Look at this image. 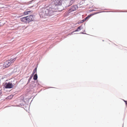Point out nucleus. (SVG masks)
<instances>
[{"label":"nucleus","mask_w":127,"mask_h":127,"mask_svg":"<svg viewBox=\"0 0 127 127\" xmlns=\"http://www.w3.org/2000/svg\"><path fill=\"white\" fill-rule=\"evenodd\" d=\"M55 0L52 2L48 9L45 8H41L39 11V15L41 18H45L47 16H51L56 13Z\"/></svg>","instance_id":"obj_1"},{"label":"nucleus","mask_w":127,"mask_h":127,"mask_svg":"<svg viewBox=\"0 0 127 127\" xmlns=\"http://www.w3.org/2000/svg\"><path fill=\"white\" fill-rule=\"evenodd\" d=\"M78 8V6L76 5H73L71 6V8L69 9L67 12L65 13H66L68 14L69 13L72 12L76 10Z\"/></svg>","instance_id":"obj_2"},{"label":"nucleus","mask_w":127,"mask_h":127,"mask_svg":"<svg viewBox=\"0 0 127 127\" xmlns=\"http://www.w3.org/2000/svg\"><path fill=\"white\" fill-rule=\"evenodd\" d=\"M4 87L6 89H11L13 87L12 85V81L8 82H6L4 85Z\"/></svg>","instance_id":"obj_3"},{"label":"nucleus","mask_w":127,"mask_h":127,"mask_svg":"<svg viewBox=\"0 0 127 127\" xmlns=\"http://www.w3.org/2000/svg\"><path fill=\"white\" fill-rule=\"evenodd\" d=\"M38 84H37V82H32L31 84L30 85V89H33L36 86V85H38Z\"/></svg>","instance_id":"obj_4"},{"label":"nucleus","mask_w":127,"mask_h":127,"mask_svg":"<svg viewBox=\"0 0 127 127\" xmlns=\"http://www.w3.org/2000/svg\"><path fill=\"white\" fill-rule=\"evenodd\" d=\"M34 16L33 15H29L27 16V19L28 20V23H30L32 21H33L34 20V18L33 17Z\"/></svg>","instance_id":"obj_5"},{"label":"nucleus","mask_w":127,"mask_h":127,"mask_svg":"<svg viewBox=\"0 0 127 127\" xmlns=\"http://www.w3.org/2000/svg\"><path fill=\"white\" fill-rule=\"evenodd\" d=\"M27 19V16L21 18L20 20L22 21L27 23L28 22Z\"/></svg>","instance_id":"obj_6"},{"label":"nucleus","mask_w":127,"mask_h":127,"mask_svg":"<svg viewBox=\"0 0 127 127\" xmlns=\"http://www.w3.org/2000/svg\"><path fill=\"white\" fill-rule=\"evenodd\" d=\"M11 64L10 62H9L8 60L6 61L5 63L4 64V66H5V67H7L10 65Z\"/></svg>","instance_id":"obj_7"},{"label":"nucleus","mask_w":127,"mask_h":127,"mask_svg":"<svg viewBox=\"0 0 127 127\" xmlns=\"http://www.w3.org/2000/svg\"><path fill=\"white\" fill-rule=\"evenodd\" d=\"M17 58V57L14 58H11L9 60H8L9 62L11 64L13 63L14 61H15Z\"/></svg>","instance_id":"obj_8"},{"label":"nucleus","mask_w":127,"mask_h":127,"mask_svg":"<svg viewBox=\"0 0 127 127\" xmlns=\"http://www.w3.org/2000/svg\"><path fill=\"white\" fill-rule=\"evenodd\" d=\"M81 26H80L79 27L77 28V29L76 30H75V31H74L72 32V33H71V34H72V33L73 32H77V31H80L81 30Z\"/></svg>","instance_id":"obj_9"},{"label":"nucleus","mask_w":127,"mask_h":127,"mask_svg":"<svg viewBox=\"0 0 127 127\" xmlns=\"http://www.w3.org/2000/svg\"><path fill=\"white\" fill-rule=\"evenodd\" d=\"M38 77L37 73L35 74L33 76V79L34 80H36L37 79Z\"/></svg>","instance_id":"obj_10"},{"label":"nucleus","mask_w":127,"mask_h":127,"mask_svg":"<svg viewBox=\"0 0 127 127\" xmlns=\"http://www.w3.org/2000/svg\"><path fill=\"white\" fill-rule=\"evenodd\" d=\"M37 66L36 67H35L34 70H33L32 73V74L34 75V73L36 72V73L37 72Z\"/></svg>","instance_id":"obj_11"},{"label":"nucleus","mask_w":127,"mask_h":127,"mask_svg":"<svg viewBox=\"0 0 127 127\" xmlns=\"http://www.w3.org/2000/svg\"><path fill=\"white\" fill-rule=\"evenodd\" d=\"M33 75H33L32 74H31V75L30 76V77L29 79H28L27 84H28V83H29L30 82V81L31 80L32 78V77L33 76Z\"/></svg>","instance_id":"obj_12"},{"label":"nucleus","mask_w":127,"mask_h":127,"mask_svg":"<svg viewBox=\"0 0 127 127\" xmlns=\"http://www.w3.org/2000/svg\"><path fill=\"white\" fill-rule=\"evenodd\" d=\"M13 83L12 82V84L13 85V87L15 85H16V83H17V81H13Z\"/></svg>","instance_id":"obj_13"},{"label":"nucleus","mask_w":127,"mask_h":127,"mask_svg":"<svg viewBox=\"0 0 127 127\" xmlns=\"http://www.w3.org/2000/svg\"><path fill=\"white\" fill-rule=\"evenodd\" d=\"M75 0H70V5H72L75 1Z\"/></svg>","instance_id":"obj_14"},{"label":"nucleus","mask_w":127,"mask_h":127,"mask_svg":"<svg viewBox=\"0 0 127 127\" xmlns=\"http://www.w3.org/2000/svg\"><path fill=\"white\" fill-rule=\"evenodd\" d=\"M13 95H10L7 97V98L8 99H11L13 97Z\"/></svg>","instance_id":"obj_15"},{"label":"nucleus","mask_w":127,"mask_h":127,"mask_svg":"<svg viewBox=\"0 0 127 127\" xmlns=\"http://www.w3.org/2000/svg\"><path fill=\"white\" fill-rule=\"evenodd\" d=\"M61 4V1H59L58 2V4H56V6L57 5H60Z\"/></svg>","instance_id":"obj_16"},{"label":"nucleus","mask_w":127,"mask_h":127,"mask_svg":"<svg viewBox=\"0 0 127 127\" xmlns=\"http://www.w3.org/2000/svg\"><path fill=\"white\" fill-rule=\"evenodd\" d=\"M90 16H88L87 17H86L84 19V20H86L88 19V18H89L90 17Z\"/></svg>","instance_id":"obj_17"},{"label":"nucleus","mask_w":127,"mask_h":127,"mask_svg":"<svg viewBox=\"0 0 127 127\" xmlns=\"http://www.w3.org/2000/svg\"><path fill=\"white\" fill-rule=\"evenodd\" d=\"M29 14V13H28L27 11L25 12H24V14L25 15H27Z\"/></svg>","instance_id":"obj_18"},{"label":"nucleus","mask_w":127,"mask_h":127,"mask_svg":"<svg viewBox=\"0 0 127 127\" xmlns=\"http://www.w3.org/2000/svg\"><path fill=\"white\" fill-rule=\"evenodd\" d=\"M24 105L25 103H23L19 104V105L21 106H24Z\"/></svg>","instance_id":"obj_19"},{"label":"nucleus","mask_w":127,"mask_h":127,"mask_svg":"<svg viewBox=\"0 0 127 127\" xmlns=\"http://www.w3.org/2000/svg\"><path fill=\"white\" fill-rule=\"evenodd\" d=\"M2 22H0V26H2L4 24V23H3L2 24H1V23Z\"/></svg>","instance_id":"obj_20"},{"label":"nucleus","mask_w":127,"mask_h":127,"mask_svg":"<svg viewBox=\"0 0 127 127\" xmlns=\"http://www.w3.org/2000/svg\"><path fill=\"white\" fill-rule=\"evenodd\" d=\"M85 21V20H84V19H83V20H81V23H82L83 22H84V21Z\"/></svg>","instance_id":"obj_21"},{"label":"nucleus","mask_w":127,"mask_h":127,"mask_svg":"<svg viewBox=\"0 0 127 127\" xmlns=\"http://www.w3.org/2000/svg\"><path fill=\"white\" fill-rule=\"evenodd\" d=\"M31 11H27V12H28V13H30Z\"/></svg>","instance_id":"obj_22"},{"label":"nucleus","mask_w":127,"mask_h":127,"mask_svg":"<svg viewBox=\"0 0 127 127\" xmlns=\"http://www.w3.org/2000/svg\"><path fill=\"white\" fill-rule=\"evenodd\" d=\"M124 101L125 102L126 104V105H127V101Z\"/></svg>","instance_id":"obj_23"},{"label":"nucleus","mask_w":127,"mask_h":127,"mask_svg":"<svg viewBox=\"0 0 127 127\" xmlns=\"http://www.w3.org/2000/svg\"><path fill=\"white\" fill-rule=\"evenodd\" d=\"M17 106H19V105H17Z\"/></svg>","instance_id":"obj_24"},{"label":"nucleus","mask_w":127,"mask_h":127,"mask_svg":"<svg viewBox=\"0 0 127 127\" xmlns=\"http://www.w3.org/2000/svg\"><path fill=\"white\" fill-rule=\"evenodd\" d=\"M51 88V87H50L49 88Z\"/></svg>","instance_id":"obj_25"}]
</instances>
